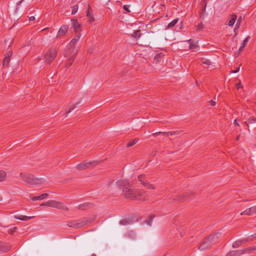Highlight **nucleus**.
Instances as JSON below:
<instances>
[{
    "label": "nucleus",
    "mask_w": 256,
    "mask_h": 256,
    "mask_svg": "<svg viewBox=\"0 0 256 256\" xmlns=\"http://www.w3.org/2000/svg\"><path fill=\"white\" fill-rule=\"evenodd\" d=\"M122 192L126 198L134 200H146L149 198L145 192L138 189H133L130 186L124 188Z\"/></svg>",
    "instance_id": "f257e3e1"
},
{
    "label": "nucleus",
    "mask_w": 256,
    "mask_h": 256,
    "mask_svg": "<svg viewBox=\"0 0 256 256\" xmlns=\"http://www.w3.org/2000/svg\"><path fill=\"white\" fill-rule=\"evenodd\" d=\"M220 234V233H216L206 237L204 239L198 249L200 250H204L210 248L213 244L218 242L219 238L218 235Z\"/></svg>",
    "instance_id": "f03ea898"
},
{
    "label": "nucleus",
    "mask_w": 256,
    "mask_h": 256,
    "mask_svg": "<svg viewBox=\"0 0 256 256\" xmlns=\"http://www.w3.org/2000/svg\"><path fill=\"white\" fill-rule=\"evenodd\" d=\"M20 176L25 182L30 186H40L44 182L42 178H36L32 174L26 172H21Z\"/></svg>",
    "instance_id": "7ed1b4c3"
},
{
    "label": "nucleus",
    "mask_w": 256,
    "mask_h": 256,
    "mask_svg": "<svg viewBox=\"0 0 256 256\" xmlns=\"http://www.w3.org/2000/svg\"><path fill=\"white\" fill-rule=\"evenodd\" d=\"M57 52L58 50L56 48H50L44 56L46 62L48 63L52 62L56 57Z\"/></svg>",
    "instance_id": "20e7f679"
},
{
    "label": "nucleus",
    "mask_w": 256,
    "mask_h": 256,
    "mask_svg": "<svg viewBox=\"0 0 256 256\" xmlns=\"http://www.w3.org/2000/svg\"><path fill=\"white\" fill-rule=\"evenodd\" d=\"M46 206L60 210H65L66 206L62 202L55 200H50L46 202Z\"/></svg>",
    "instance_id": "39448f33"
},
{
    "label": "nucleus",
    "mask_w": 256,
    "mask_h": 256,
    "mask_svg": "<svg viewBox=\"0 0 256 256\" xmlns=\"http://www.w3.org/2000/svg\"><path fill=\"white\" fill-rule=\"evenodd\" d=\"M246 254L244 248L236 250L230 251L226 254V256H241Z\"/></svg>",
    "instance_id": "423d86ee"
},
{
    "label": "nucleus",
    "mask_w": 256,
    "mask_h": 256,
    "mask_svg": "<svg viewBox=\"0 0 256 256\" xmlns=\"http://www.w3.org/2000/svg\"><path fill=\"white\" fill-rule=\"evenodd\" d=\"M117 186L120 189H123L126 187H130L128 181L126 180H120L116 182Z\"/></svg>",
    "instance_id": "0eeeda50"
},
{
    "label": "nucleus",
    "mask_w": 256,
    "mask_h": 256,
    "mask_svg": "<svg viewBox=\"0 0 256 256\" xmlns=\"http://www.w3.org/2000/svg\"><path fill=\"white\" fill-rule=\"evenodd\" d=\"M68 26H66V25L62 26L60 28L58 32L57 37H62V36H65L67 34V32H68Z\"/></svg>",
    "instance_id": "6e6552de"
},
{
    "label": "nucleus",
    "mask_w": 256,
    "mask_h": 256,
    "mask_svg": "<svg viewBox=\"0 0 256 256\" xmlns=\"http://www.w3.org/2000/svg\"><path fill=\"white\" fill-rule=\"evenodd\" d=\"M72 28L75 32H80L81 30L82 25L78 22L76 19H73L72 20Z\"/></svg>",
    "instance_id": "1a4fd4ad"
},
{
    "label": "nucleus",
    "mask_w": 256,
    "mask_h": 256,
    "mask_svg": "<svg viewBox=\"0 0 256 256\" xmlns=\"http://www.w3.org/2000/svg\"><path fill=\"white\" fill-rule=\"evenodd\" d=\"M94 163V162H82L80 164H78L76 168L78 169H79L80 170H85L86 168H90L91 166L92 165V164Z\"/></svg>",
    "instance_id": "9d476101"
},
{
    "label": "nucleus",
    "mask_w": 256,
    "mask_h": 256,
    "mask_svg": "<svg viewBox=\"0 0 256 256\" xmlns=\"http://www.w3.org/2000/svg\"><path fill=\"white\" fill-rule=\"evenodd\" d=\"M78 50H75L74 52H71L72 56L68 60L66 64V66L68 68H69L72 65V64L73 63V62H74L75 57L78 53Z\"/></svg>",
    "instance_id": "9b49d317"
},
{
    "label": "nucleus",
    "mask_w": 256,
    "mask_h": 256,
    "mask_svg": "<svg viewBox=\"0 0 256 256\" xmlns=\"http://www.w3.org/2000/svg\"><path fill=\"white\" fill-rule=\"evenodd\" d=\"M237 19V16L236 14L231 15L227 20V24L230 26H232Z\"/></svg>",
    "instance_id": "f8f14e48"
},
{
    "label": "nucleus",
    "mask_w": 256,
    "mask_h": 256,
    "mask_svg": "<svg viewBox=\"0 0 256 256\" xmlns=\"http://www.w3.org/2000/svg\"><path fill=\"white\" fill-rule=\"evenodd\" d=\"M248 241V238H246L244 240H237L236 242H234L232 244V246L233 248H237L238 246H240V245H242V244H244Z\"/></svg>",
    "instance_id": "ddd939ff"
},
{
    "label": "nucleus",
    "mask_w": 256,
    "mask_h": 256,
    "mask_svg": "<svg viewBox=\"0 0 256 256\" xmlns=\"http://www.w3.org/2000/svg\"><path fill=\"white\" fill-rule=\"evenodd\" d=\"M91 221L88 218H84L82 220H78V228L90 223Z\"/></svg>",
    "instance_id": "4468645a"
},
{
    "label": "nucleus",
    "mask_w": 256,
    "mask_h": 256,
    "mask_svg": "<svg viewBox=\"0 0 256 256\" xmlns=\"http://www.w3.org/2000/svg\"><path fill=\"white\" fill-rule=\"evenodd\" d=\"M77 40L72 38L70 42L68 44V46L70 50H72V52H74L75 50H78L77 48H74L75 45L77 43Z\"/></svg>",
    "instance_id": "2eb2a0df"
},
{
    "label": "nucleus",
    "mask_w": 256,
    "mask_h": 256,
    "mask_svg": "<svg viewBox=\"0 0 256 256\" xmlns=\"http://www.w3.org/2000/svg\"><path fill=\"white\" fill-rule=\"evenodd\" d=\"M188 42L189 43L190 49L195 50L198 48V46L197 44V42H194V40H188Z\"/></svg>",
    "instance_id": "dca6fc26"
},
{
    "label": "nucleus",
    "mask_w": 256,
    "mask_h": 256,
    "mask_svg": "<svg viewBox=\"0 0 256 256\" xmlns=\"http://www.w3.org/2000/svg\"><path fill=\"white\" fill-rule=\"evenodd\" d=\"M138 181L140 182L142 184V185H144V186H147L148 182L146 180V176L144 174L140 175L138 176Z\"/></svg>",
    "instance_id": "f3484780"
},
{
    "label": "nucleus",
    "mask_w": 256,
    "mask_h": 256,
    "mask_svg": "<svg viewBox=\"0 0 256 256\" xmlns=\"http://www.w3.org/2000/svg\"><path fill=\"white\" fill-rule=\"evenodd\" d=\"M48 196V194L44 193V194H40L39 196H34V197L31 198V200H34V201L41 200H43V199L46 198H47Z\"/></svg>",
    "instance_id": "a211bd4d"
},
{
    "label": "nucleus",
    "mask_w": 256,
    "mask_h": 256,
    "mask_svg": "<svg viewBox=\"0 0 256 256\" xmlns=\"http://www.w3.org/2000/svg\"><path fill=\"white\" fill-rule=\"evenodd\" d=\"M67 226L70 228H78V220L69 222L66 224Z\"/></svg>",
    "instance_id": "6ab92c4d"
},
{
    "label": "nucleus",
    "mask_w": 256,
    "mask_h": 256,
    "mask_svg": "<svg viewBox=\"0 0 256 256\" xmlns=\"http://www.w3.org/2000/svg\"><path fill=\"white\" fill-rule=\"evenodd\" d=\"M14 218H16V219H18V220H30V218H34V216H14Z\"/></svg>",
    "instance_id": "aec40b11"
},
{
    "label": "nucleus",
    "mask_w": 256,
    "mask_h": 256,
    "mask_svg": "<svg viewBox=\"0 0 256 256\" xmlns=\"http://www.w3.org/2000/svg\"><path fill=\"white\" fill-rule=\"evenodd\" d=\"M10 250V246L3 243H0V251L3 252H6Z\"/></svg>",
    "instance_id": "412c9836"
},
{
    "label": "nucleus",
    "mask_w": 256,
    "mask_h": 256,
    "mask_svg": "<svg viewBox=\"0 0 256 256\" xmlns=\"http://www.w3.org/2000/svg\"><path fill=\"white\" fill-rule=\"evenodd\" d=\"M91 204L90 203H84L78 206V209L79 210H85L88 208L89 205Z\"/></svg>",
    "instance_id": "4be33fe9"
},
{
    "label": "nucleus",
    "mask_w": 256,
    "mask_h": 256,
    "mask_svg": "<svg viewBox=\"0 0 256 256\" xmlns=\"http://www.w3.org/2000/svg\"><path fill=\"white\" fill-rule=\"evenodd\" d=\"M255 122H256V118L251 116L246 122H245V124L247 126H248L250 124H253Z\"/></svg>",
    "instance_id": "5701e85b"
},
{
    "label": "nucleus",
    "mask_w": 256,
    "mask_h": 256,
    "mask_svg": "<svg viewBox=\"0 0 256 256\" xmlns=\"http://www.w3.org/2000/svg\"><path fill=\"white\" fill-rule=\"evenodd\" d=\"M6 177V173L2 170H0V182L4 181Z\"/></svg>",
    "instance_id": "b1692460"
},
{
    "label": "nucleus",
    "mask_w": 256,
    "mask_h": 256,
    "mask_svg": "<svg viewBox=\"0 0 256 256\" xmlns=\"http://www.w3.org/2000/svg\"><path fill=\"white\" fill-rule=\"evenodd\" d=\"M249 37L246 38L243 41L242 43L241 44L240 47V48L238 51L242 52L243 50V48H244L245 46L246 45V43L248 42Z\"/></svg>",
    "instance_id": "393cba45"
},
{
    "label": "nucleus",
    "mask_w": 256,
    "mask_h": 256,
    "mask_svg": "<svg viewBox=\"0 0 256 256\" xmlns=\"http://www.w3.org/2000/svg\"><path fill=\"white\" fill-rule=\"evenodd\" d=\"M256 250V246H253L244 248L246 254H250L252 252Z\"/></svg>",
    "instance_id": "a878e982"
},
{
    "label": "nucleus",
    "mask_w": 256,
    "mask_h": 256,
    "mask_svg": "<svg viewBox=\"0 0 256 256\" xmlns=\"http://www.w3.org/2000/svg\"><path fill=\"white\" fill-rule=\"evenodd\" d=\"M178 18H176V19L174 20L172 22H170L168 24V28H170L174 27L176 24L178 22Z\"/></svg>",
    "instance_id": "bb28decb"
},
{
    "label": "nucleus",
    "mask_w": 256,
    "mask_h": 256,
    "mask_svg": "<svg viewBox=\"0 0 256 256\" xmlns=\"http://www.w3.org/2000/svg\"><path fill=\"white\" fill-rule=\"evenodd\" d=\"M132 36L136 38H138L140 36V30H137L134 32Z\"/></svg>",
    "instance_id": "cd10ccee"
},
{
    "label": "nucleus",
    "mask_w": 256,
    "mask_h": 256,
    "mask_svg": "<svg viewBox=\"0 0 256 256\" xmlns=\"http://www.w3.org/2000/svg\"><path fill=\"white\" fill-rule=\"evenodd\" d=\"M240 215H247V216H251V215H252L251 211H250V208L246 209V210H245L244 211L240 213Z\"/></svg>",
    "instance_id": "c85d7f7f"
},
{
    "label": "nucleus",
    "mask_w": 256,
    "mask_h": 256,
    "mask_svg": "<svg viewBox=\"0 0 256 256\" xmlns=\"http://www.w3.org/2000/svg\"><path fill=\"white\" fill-rule=\"evenodd\" d=\"M170 132H159L154 133L152 134V135L154 136H157L158 134H162V135H164V136H170Z\"/></svg>",
    "instance_id": "c756f323"
},
{
    "label": "nucleus",
    "mask_w": 256,
    "mask_h": 256,
    "mask_svg": "<svg viewBox=\"0 0 256 256\" xmlns=\"http://www.w3.org/2000/svg\"><path fill=\"white\" fill-rule=\"evenodd\" d=\"M10 62V58H6V57L4 56V58L3 60V66H7L8 65Z\"/></svg>",
    "instance_id": "7c9ffc66"
},
{
    "label": "nucleus",
    "mask_w": 256,
    "mask_h": 256,
    "mask_svg": "<svg viewBox=\"0 0 256 256\" xmlns=\"http://www.w3.org/2000/svg\"><path fill=\"white\" fill-rule=\"evenodd\" d=\"M75 108V104H70L66 110V112L68 114L70 113L72 111V110H74Z\"/></svg>",
    "instance_id": "2f4dec72"
},
{
    "label": "nucleus",
    "mask_w": 256,
    "mask_h": 256,
    "mask_svg": "<svg viewBox=\"0 0 256 256\" xmlns=\"http://www.w3.org/2000/svg\"><path fill=\"white\" fill-rule=\"evenodd\" d=\"M241 20H242V16H240L237 20V22H236V24L235 26V28H234V30H236V29H238L240 28V24H241V22H242Z\"/></svg>",
    "instance_id": "473e14b6"
},
{
    "label": "nucleus",
    "mask_w": 256,
    "mask_h": 256,
    "mask_svg": "<svg viewBox=\"0 0 256 256\" xmlns=\"http://www.w3.org/2000/svg\"><path fill=\"white\" fill-rule=\"evenodd\" d=\"M138 142V140L136 138H134L132 142L128 143L126 146L128 148L136 144Z\"/></svg>",
    "instance_id": "72a5a7b5"
},
{
    "label": "nucleus",
    "mask_w": 256,
    "mask_h": 256,
    "mask_svg": "<svg viewBox=\"0 0 256 256\" xmlns=\"http://www.w3.org/2000/svg\"><path fill=\"white\" fill-rule=\"evenodd\" d=\"M87 17L88 18V21L90 22L94 21V18L90 14V12H88L86 14Z\"/></svg>",
    "instance_id": "f704fd0d"
},
{
    "label": "nucleus",
    "mask_w": 256,
    "mask_h": 256,
    "mask_svg": "<svg viewBox=\"0 0 256 256\" xmlns=\"http://www.w3.org/2000/svg\"><path fill=\"white\" fill-rule=\"evenodd\" d=\"M130 224V222L129 220H120V224L122 225L126 226V225L128 224Z\"/></svg>",
    "instance_id": "c9c22d12"
},
{
    "label": "nucleus",
    "mask_w": 256,
    "mask_h": 256,
    "mask_svg": "<svg viewBox=\"0 0 256 256\" xmlns=\"http://www.w3.org/2000/svg\"><path fill=\"white\" fill-rule=\"evenodd\" d=\"M204 25L202 23H200L196 26V30H200L204 28Z\"/></svg>",
    "instance_id": "e433bc0d"
},
{
    "label": "nucleus",
    "mask_w": 256,
    "mask_h": 256,
    "mask_svg": "<svg viewBox=\"0 0 256 256\" xmlns=\"http://www.w3.org/2000/svg\"><path fill=\"white\" fill-rule=\"evenodd\" d=\"M12 54V50H8L5 54V56L6 58H10Z\"/></svg>",
    "instance_id": "4c0bfd02"
},
{
    "label": "nucleus",
    "mask_w": 256,
    "mask_h": 256,
    "mask_svg": "<svg viewBox=\"0 0 256 256\" xmlns=\"http://www.w3.org/2000/svg\"><path fill=\"white\" fill-rule=\"evenodd\" d=\"M153 218V216H151L148 220H146V223L150 226Z\"/></svg>",
    "instance_id": "58836bf2"
},
{
    "label": "nucleus",
    "mask_w": 256,
    "mask_h": 256,
    "mask_svg": "<svg viewBox=\"0 0 256 256\" xmlns=\"http://www.w3.org/2000/svg\"><path fill=\"white\" fill-rule=\"evenodd\" d=\"M252 214H256V206L250 208Z\"/></svg>",
    "instance_id": "ea45409f"
},
{
    "label": "nucleus",
    "mask_w": 256,
    "mask_h": 256,
    "mask_svg": "<svg viewBox=\"0 0 256 256\" xmlns=\"http://www.w3.org/2000/svg\"><path fill=\"white\" fill-rule=\"evenodd\" d=\"M128 235L130 238H134L135 237V234L132 231L128 232Z\"/></svg>",
    "instance_id": "a19ab883"
},
{
    "label": "nucleus",
    "mask_w": 256,
    "mask_h": 256,
    "mask_svg": "<svg viewBox=\"0 0 256 256\" xmlns=\"http://www.w3.org/2000/svg\"><path fill=\"white\" fill-rule=\"evenodd\" d=\"M80 36H81L80 33L78 32V34L74 36V38H73V39H74L78 42L80 40Z\"/></svg>",
    "instance_id": "79ce46f5"
},
{
    "label": "nucleus",
    "mask_w": 256,
    "mask_h": 256,
    "mask_svg": "<svg viewBox=\"0 0 256 256\" xmlns=\"http://www.w3.org/2000/svg\"><path fill=\"white\" fill-rule=\"evenodd\" d=\"M248 240H254L256 239V232L254 234L250 236V237H248Z\"/></svg>",
    "instance_id": "37998d69"
},
{
    "label": "nucleus",
    "mask_w": 256,
    "mask_h": 256,
    "mask_svg": "<svg viewBox=\"0 0 256 256\" xmlns=\"http://www.w3.org/2000/svg\"><path fill=\"white\" fill-rule=\"evenodd\" d=\"M130 6V5H124V10H126L127 12H130V10H129Z\"/></svg>",
    "instance_id": "c03bdc74"
},
{
    "label": "nucleus",
    "mask_w": 256,
    "mask_h": 256,
    "mask_svg": "<svg viewBox=\"0 0 256 256\" xmlns=\"http://www.w3.org/2000/svg\"><path fill=\"white\" fill-rule=\"evenodd\" d=\"M180 132H181V131H180V130L170 132V136L177 135V134H180Z\"/></svg>",
    "instance_id": "a18cd8bd"
},
{
    "label": "nucleus",
    "mask_w": 256,
    "mask_h": 256,
    "mask_svg": "<svg viewBox=\"0 0 256 256\" xmlns=\"http://www.w3.org/2000/svg\"><path fill=\"white\" fill-rule=\"evenodd\" d=\"M202 64H207V65H210L211 64V62L208 60H204V61H202Z\"/></svg>",
    "instance_id": "49530a36"
},
{
    "label": "nucleus",
    "mask_w": 256,
    "mask_h": 256,
    "mask_svg": "<svg viewBox=\"0 0 256 256\" xmlns=\"http://www.w3.org/2000/svg\"><path fill=\"white\" fill-rule=\"evenodd\" d=\"M147 186L148 188H152V189L154 188V187L152 184H149L148 182L147 186Z\"/></svg>",
    "instance_id": "de8ad7c7"
},
{
    "label": "nucleus",
    "mask_w": 256,
    "mask_h": 256,
    "mask_svg": "<svg viewBox=\"0 0 256 256\" xmlns=\"http://www.w3.org/2000/svg\"><path fill=\"white\" fill-rule=\"evenodd\" d=\"M154 59L156 60L158 62H160L161 60V58L160 56H156Z\"/></svg>",
    "instance_id": "09e8293b"
},
{
    "label": "nucleus",
    "mask_w": 256,
    "mask_h": 256,
    "mask_svg": "<svg viewBox=\"0 0 256 256\" xmlns=\"http://www.w3.org/2000/svg\"><path fill=\"white\" fill-rule=\"evenodd\" d=\"M210 102L211 104V105L212 106H215L216 104V102L212 100H211L210 101Z\"/></svg>",
    "instance_id": "8fccbe9b"
},
{
    "label": "nucleus",
    "mask_w": 256,
    "mask_h": 256,
    "mask_svg": "<svg viewBox=\"0 0 256 256\" xmlns=\"http://www.w3.org/2000/svg\"><path fill=\"white\" fill-rule=\"evenodd\" d=\"M239 70H240V66H238L236 69L235 70H232V72L233 73H236L238 72Z\"/></svg>",
    "instance_id": "3c124183"
},
{
    "label": "nucleus",
    "mask_w": 256,
    "mask_h": 256,
    "mask_svg": "<svg viewBox=\"0 0 256 256\" xmlns=\"http://www.w3.org/2000/svg\"><path fill=\"white\" fill-rule=\"evenodd\" d=\"M30 21H33L35 20V18L34 16H32L29 18Z\"/></svg>",
    "instance_id": "603ef678"
},
{
    "label": "nucleus",
    "mask_w": 256,
    "mask_h": 256,
    "mask_svg": "<svg viewBox=\"0 0 256 256\" xmlns=\"http://www.w3.org/2000/svg\"><path fill=\"white\" fill-rule=\"evenodd\" d=\"M234 124L236 126H239V124H238V122H237V120L236 119L234 120Z\"/></svg>",
    "instance_id": "864d4df0"
},
{
    "label": "nucleus",
    "mask_w": 256,
    "mask_h": 256,
    "mask_svg": "<svg viewBox=\"0 0 256 256\" xmlns=\"http://www.w3.org/2000/svg\"><path fill=\"white\" fill-rule=\"evenodd\" d=\"M16 230H17V228H16V227H14V228H13V230H12V232H13L16 231Z\"/></svg>",
    "instance_id": "5fc2aeb1"
},
{
    "label": "nucleus",
    "mask_w": 256,
    "mask_h": 256,
    "mask_svg": "<svg viewBox=\"0 0 256 256\" xmlns=\"http://www.w3.org/2000/svg\"><path fill=\"white\" fill-rule=\"evenodd\" d=\"M46 202H44V203L42 204H40V206H46Z\"/></svg>",
    "instance_id": "6e6d98bb"
},
{
    "label": "nucleus",
    "mask_w": 256,
    "mask_h": 256,
    "mask_svg": "<svg viewBox=\"0 0 256 256\" xmlns=\"http://www.w3.org/2000/svg\"><path fill=\"white\" fill-rule=\"evenodd\" d=\"M238 88H239L240 87V86H241L240 83H239V84H238Z\"/></svg>",
    "instance_id": "4d7b16f0"
},
{
    "label": "nucleus",
    "mask_w": 256,
    "mask_h": 256,
    "mask_svg": "<svg viewBox=\"0 0 256 256\" xmlns=\"http://www.w3.org/2000/svg\"><path fill=\"white\" fill-rule=\"evenodd\" d=\"M240 138V136H238L236 138V140H238Z\"/></svg>",
    "instance_id": "13d9d810"
},
{
    "label": "nucleus",
    "mask_w": 256,
    "mask_h": 256,
    "mask_svg": "<svg viewBox=\"0 0 256 256\" xmlns=\"http://www.w3.org/2000/svg\"><path fill=\"white\" fill-rule=\"evenodd\" d=\"M92 49L91 50H88V52H89L90 53H91V52H92Z\"/></svg>",
    "instance_id": "bf43d9fd"
},
{
    "label": "nucleus",
    "mask_w": 256,
    "mask_h": 256,
    "mask_svg": "<svg viewBox=\"0 0 256 256\" xmlns=\"http://www.w3.org/2000/svg\"><path fill=\"white\" fill-rule=\"evenodd\" d=\"M92 256H96V254H92Z\"/></svg>",
    "instance_id": "052dcab7"
},
{
    "label": "nucleus",
    "mask_w": 256,
    "mask_h": 256,
    "mask_svg": "<svg viewBox=\"0 0 256 256\" xmlns=\"http://www.w3.org/2000/svg\"><path fill=\"white\" fill-rule=\"evenodd\" d=\"M76 12H72V14H75Z\"/></svg>",
    "instance_id": "680f3d73"
}]
</instances>
